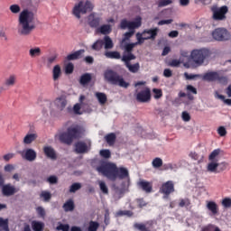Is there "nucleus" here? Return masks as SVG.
I'll return each instance as SVG.
<instances>
[{"label":"nucleus","mask_w":231,"mask_h":231,"mask_svg":"<svg viewBox=\"0 0 231 231\" xmlns=\"http://www.w3.org/2000/svg\"><path fill=\"white\" fill-rule=\"evenodd\" d=\"M97 172H100L110 180V181H116V179L125 180V178H129V171L126 168L116 166L113 162H105L97 168Z\"/></svg>","instance_id":"f257e3e1"},{"label":"nucleus","mask_w":231,"mask_h":231,"mask_svg":"<svg viewBox=\"0 0 231 231\" xmlns=\"http://www.w3.org/2000/svg\"><path fill=\"white\" fill-rule=\"evenodd\" d=\"M35 19V15L28 11L23 10L21 12L18 19V33L23 37H26L32 33L33 29L35 28V24H33V20Z\"/></svg>","instance_id":"f03ea898"},{"label":"nucleus","mask_w":231,"mask_h":231,"mask_svg":"<svg viewBox=\"0 0 231 231\" xmlns=\"http://www.w3.org/2000/svg\"><path fill=\"white\" fill-rule=\"evenodd\" d=\"M86 129L80 125H72L67 128L66 132L60 134V141L61 143H66V145H71L74 140H79L84 136Z\"/></svg>","instance_id":"7ed1b4c3"},{"label":"nucleus","mask_w":231,"mask_h":231,"mask_svg":"<svg viewBox=\"0 0 231 231\" xmlns=\"http://www.w3.org/2000/svg\"><path fill=\"white\" fill-rule=\"evenodd\" d=\"M105 79L113 84L114 86H119L120 88H125L127 89L129 88V83L124 79V76L118 74V72L113 69H107L104 74Z\"/></svg>","instance_id":"20e7f679"},{"label":"nucleus","mask_w":231,"mask_h":231,"mask_svg":"<svg viewBox=\"0 0 231 231\" xmlns=\"http://www.w3.org/2000/svg\"><path fill=\"white\" fill-rule=\"evenodd\" d=\"M210 51L208 49L193 50L190 53V60L195 64L196 68L203 66L205 60L210 57Z\"/></svg>","instance_id":"39448f33"},{"label":"nucleus","mask_w":231,"mask_h":231,"mask_svg":"<svg viewBox=\"0 0 231 231\" xmlns=\"http://www.w3.org/2000/svg\"><path fill=\"white\" fill-rule=\"evenodd\" d=\"M202 80L207 82H217L222 86H226L228 84V76L223 74L221 71H209L202 76Z\"/></svg>","instance_id":"423d86ee"},{"label":"nucleus","mask_w":231,"mask_h":231,"mask_svg":"<svg viewBox=\"0 0 231 231\" xmlns=\"http://www.w3.org/2000/svg\"><path fill=\"white\" fill-rule=\"evenodd\" d=\"M93 10V4L91 2L87 1L84 3L83 1H79V4H76L72 9V14L77 19H80V14H85L88 12H91Z\"/></svg>","instance_id":"0eeeda50"},{"label":"nucleus","mask_w":231,"mask_h":231,"mask_svg":"<svg viewBox=\"0 0 231 231\" xmlns=\"http://www.w3.org/2000/svg\"><path fill=\"white\" fill-rule=\"evenodd\" d=\"M211 12L213 14V21H226V14H228V6L223 5L217 7V5H213L211 7Z\"/></svg>","instance_id":"6e6552de"},{"label":"nucleus","mask_w":231,"mask_h":231,"mask_svg":"<svg viewBox=\"0 0 231 231\" xmlns=\"http://www.w3.org/2000/svg\"><path fill=\"white\" fill-rule=\"evenodd\" d=\"M142 26V18H137L134 22L128 21L127 19H123L120 22L119 28L121 30H136Z\"/></svg>","instance_id":"1a4fd4ad"},{"label":"nucleus","mask_w":231,"mask_h":231,"mask_svg":"<svg viewBox=\"0 0 231 231\" xmlns=\"http://www.w3.org/2000/svg\"><path fill=\"white\" fill-rule=\"evenodd\" d=\"M212 37L215 41L223 42L230 39V32L225 28H217L212 32Z\"/></svg>","instance_id":"9d476101"},{"label":"nucleus","mask_w":231,"mask_h":231,"mask_svg":"<svg viewBox=\"0 0 231 231\" xmlns=\"http://www.w3.org/2000/svg\"><path fill=\"white\" fill-rule=\"evenodd\" d=\"M175 190L176 189H174V181L168 180L162 184L159 192L161 194H163L164 199H167V198H169V195L175 192Z\"/></svg>","instance_id":"9b49d317"},{"label":"nucleus","mask_w":231,"mask_h":231,"mask_svg":"<svg viewBox=\"0 0 231 231\" xmlns=\"http://www.w3.org/2000/svg\"><path fill=\"white\" fill-rule=\"evenodd\" d=\"M135 98L141 104L151 102V88H145L143 90H141L136 94Z\"/></svg>","instance_id":"f8f14e48"},{"label":"nucleus","mask_w":231,"mask_h":231,"mask_svg":"<svg viewBox=\"0 0 231 231\" xmlns=\"http://www.w3.org/2000/svg\"><path fill=\"white\" fill-rule=\"evenodd\" d=\"M91 151V145H88L84 141H79L75 143V152L77 154H86Z\"/></svg>","instance_id":"ddd939ff"},{"label":"nucleus","mask_w":231,"mask_h":231,"mask_svg":"<svg viewBox=\"0 0 231 231\" xmlns=\"http://www.w3.org/2000/svg\"><path fill=\"white\" fill-rule=\"evenodd\" d=\"M22 157L27 162H35L37 160V152L32 148H28L22 152Z\"/></svg>","instance_id":"4468645a"},{"label":"nucleus","mask_w":231,"mask_h":231,"mask_svg":"<svg viewBox=\"0 0 231 231\" xmlns=\"http://www.w3.org/2000/svg\"><path fill=\"white\" fill-rule=\"evenodd\" d=\"M16 192H19V189L12 186V184H5L2 186V194L5 196H14V194H16Z\"/></svg>","instance_id":"2eb2a0df"},{"label":"nucleus","mask_w":231,"mask_h":231,"mask_svg":"<svg viewBox=\"0 0 231 231\" xmlns=\"http://www.w3.org/2000/svg\"><path fill=\"white\" fill-rule=\"evenodd\" d=\"M138 187L142 189L143 192H146V194L152 192V182L143 180L138 182Z\"/></svg>","instance_id":"dca6fc26"},{"label":"nucleus","mask_w":231,"mask_h":231,"mask_svg":"<svg viewBox=\"0 0 231 231\" xmlns=\"http://www.w3.org/2000/svg\"><path fill=\"white\" fill-rule=\"evenodd\" d=\"M101 21L102 18L96 16L94 14H91L88 16V24L90 28H98V26H100Z\"/></svg>","instance_id":"f3484780"},{"label":"nucleus","mask_w":231,"mask_h":231,"mask_svg":"<svg viewBox=\"0 0 231 231\" xmlns=\"http://www.w3.org/2000/svg\"><path fill=\"white\" fill-rule=\"evenodd\" d=\"M160 32V29H158V27H155L153 29H145L144 31H143V35H145V33H147L150 36H147L146 39L154 41V39H156V37L158 36V32Z\"/></svg>","instance_id":"a211bd4d"},{"label":"nucleus","mask_w":231,"mask_h":231,"mask_svg":"<svg viewBox=\"0 0 231 231\" xmlns=\"http://www.w3.org/2000/svg\"><path fill=\"white\" fill-rule=\"evenodd\" d=\"M15 84H17V75L15 74L9 75L4 82V86H5V88H14Z\"/></svg>","instance_id":"6ab92c4d"},{"label":"nucleus","mask_w":231,"mask_h":231,"mask_svg":"<svg viewBox=\"0 0 231 231\" xmlns=\"http://www.w3.org/2000/svg\"><path fill=\"white\" fill-rule=\"evenodd\" d=\"M43 152L47 158H50L51 160H57V153L55 152V149L51 146H45L43 148Z\"/></svg>","instance_id":"aec40b11"},{"label":"nucleus","mask_w":231,"mask_h":231,"mask_svg":"<svg viewBox=\"0 0 231 231\" xmlns=\"http://www.w3.org/2000/svg\"><path fill=\"white\" fill-rule=\"evenodd\" d=\"M54 104L57 109H59V111H64V109L66 108V106H68V101L64 97H58L54 101Z\"/></svg>","instance_id":"412c9836"},{"label":"nucleus","mask_w":231,"mask_h":231,"mask_svg":"<svg viewBox=\"0 0 231 231\" xmlns=\"http://www.w3.org/2000/svg\"><path fill=\"white\" fill-rule=\"evenodd\" d=\"M207 208L209 210V212H211L213 216H217L219 213V208L215 201H208Z\"/></svg>","instance_id":"4be33fe9"},{"label":"nucleus","mask_w":231,"mask_h":231,"mask_svg":"<svg viewBox=\"0 0 231 231\" xmlns=\"http://www.w3.org/2000/svg\"><path fill=\"white\" fill-rule=\"evenodd\" d=\"M85 52H86V51L84 49L76 51L75 52L69 54L67 56V60H78V59L82 58V55H84Z\"/></svg>","instance_id":"5701e85b"},{"label":"nucleus","mask_w":231,"mask_h":231,"mask_svg":"<svg viewBox=\"0 0 231 231\" xmlns=\"http://www.w3.org/2000/svg\"><path fill=\"white\" fill-rule=\"evenodd\" d=\"M135 47L136 45L134 44V42L133 43H127L126 42H120L121 50H125L126 53H133V50H134Z\"/></svg>","instance_id":"b1692460"},{"label":"nucleus","mask_w":231,"mask_h":231,"mask_svg":"<svg viewBox=\"0 0 231 231\" xmlns=\"http://www.w3.org/2000/svg\"><path fill=\"white\" fill-rule=\"evenodd\" d=\"M93 77L91 76V74L89 73H85L83 75H81L80 79H79V84L81 86H88V84H89V82H91Z\"/></svg>","instance_id":"393cba45"},{"label":"nucleus","mask_w":231,"mask_h":231,"mask_svg":"<svg viewBox=\"0 0 231 231\" xmlns=\"http://www.w3.org/2000/svg\"><path fill=\"white\" fill-rule=\"evenodd\" d=\"M152 224L147 223H135L134 227L140 231H151Z\"/></svg>","instance_id":"a878e982"},{"label":"nucleus","mask_w":231,"mask_h":231,"mask_svg":"<svg viewBox=\"0 0 231 231\" xmlns=\"http://www.w3.org/2000/svg\"><path fill=\"white\" fill-rule=\"evenodd\" d=\"M97 32L102 33V35L107 36L109 33H111V32H113V29L111 28L110 24H103L97 29Z\"/></svg>","instance_id":"bb28decb"},{"label":"nucleus","mask_w":231,"mask_h":231,"mask_svg":"<svg viewBox=\"0 0 231 231\" xmlns=\"http://www.w3.org/2000/svg\"><path fill=\"white\" fill-rule=\"evenodd\" d=\"M103 46H105V50H113L115 48V43H113V40L109 36H105L103 39Z\"/></svg>","instance_id":"cd10ccee"},{"label":"nucleus","mask_w":231,"mask_h":231,"mask_svg":"<svg viewBox=\"0 0 231 231\" xmlns=\"http://www.w3.org/2000/svg\"><path fill=\"white\" fill-rule=\"evenodd\" d=\"M105 140L110 147H113L116 142V134L115 133H110L105 136Z\"/></svg>","instance_id":"c85d7f7f"},{"label":"nucleus","mask_w":231,"mask_h":231,"mask_svg":"<svg viewBox=\"0 0 231 231\" xmlns=\"http://www.w3.org/2000/svg\"><path fill=\"white\" fill-rule=\"evenodd\" d=\"M63 209L65 212H73L75 210V202L73 199H69L63 204Z\"/></svg>","instance_id":"c756f323"},{"label":"nucleus","mask_w":231,"mask_h":231,"mask_svg":"<svg viewBox=\"0 0 231 231\" xmlns=\"http://www.w3.org/2000/svg\"><path fill=\"white\" fill-rule=\"evenodd\" d=\"M105 57H106V59H115L116 60L122 59V55L117 51H106L105 52Z\"/></svg>","instance_id":"7c9ffc66"},{"label":"nucleus","mask_w":231,"mask_h":231,"mask_svg":"<svg viewBox=\"0 0 231 231\" xmlns=\"http://www.w3.org/2000/svg\"><path fill=\"white\" fill-rule=\"evenodd\" d=\"M37 140V134H27L23 138V143L25 145H30V143H32V142H35Z\"/></svg>","instance_id":"2f4dec72"},{"label":"nucleus","mask_w":231,"mask_h":231,"mask_svg":"<svg viewBox=\"0 0 231 231\" xmlns=\"http://www.w3.org/2000/svg\"><path fill=\"white\" fill-rule=\"evenodd\" d=\"M33 231H44V223L34 220L31 223Z\"/></svg>","instance_id":"473e14b6"},{"label":"nucleus","mask_w":231,"mask_h":231,"mask_svg":"<svg viewBox=\"0 0 231 231\" xmlns=\"http://www.w3.org/2000/svg\"><path fill=\"white\" fill-rule=\"evenodd\" d=\"M134 59H136V56H134L133 52H127V55H124L121 60L125 62L126 66L127 64H131V60H134Z\"/></svg>","instance_id":"72a5a7b5"},{"label":"nucleus","mask_w":231,"mask_h":231,"mask_svg":"<svg viewBox=\"0 0 231 231\" xmlns=\"http://www.w3.org/2000/svg\"><path fill=\"white\" fill-rule=\"evenodd\" d=\"M219 167V163L215 161H211L207 167L208 172H217V168Z\"/></svg>","instance_id":"f704fd0d"},{"label":"nucleus","mask_w":231,"mask_h":231,"mask_svg":"<svg viewBox=\"0 0 231 231\" xmlns=\"http://www.w3.org/2000/svg\"><path fill=\"white\" fill-rule=\"evenodd\" d=\"M62 71L60 70V65H55L53 69H52V77L53 80H59Z\"/></svg>","instance_id":"c9c22d12"},{"label":"nucleus","mask_w":231,"mask_h":231,"mask_svg":"<svg viewBox=\"0 0 231 231\" xmlns=\"http://www.w3.org/2000/svg\"><path fill=\"white\" fill-rule=\"evenodd\" d=\"M41 48L36 47V48H32L29 50V55L30 57H32V59L35 58V57H41Z\"/></svg>","instance_id":"e433bc0d"},{"label":"nucleus","mask_w":231,"mask_h":231,"mask_svg":"<svg viewBox=\"0 0 231 231\" xmlns=\"http://www.w3.org/2000/svg\"><path fill=\"white\" fill-rule=\"evenodd\" d=\"M96 97H97L99 104H101V106H104V104H106V102H107V96L102 92L96 93Z\"/></svg>","instance_id":"4c0bfd02"},{"label":"nucleus","mask_w":231,"mask_h":231,"mask_svg":"<svg viewBox=\"0 0 231 231\" xmlns=\"http://www.w3.org/2000/svg\"><path fill=\"white\" fill-rule=\"evenodd\" d=\"M125 66L131 73H138L140 70V63H135L133 65H131V63H127Z\"/></svg>","instance_id":"58836bf2"},{"label":"nucleus","mask_w":231,"mask_h":231,"mask_svg":"<svg viewBox=\"0 0 231 231\" xmlns=\"http://www.w3.org/2000/svg\"><path fill=\"white\" fill-rule=\"evenodd\" d=\"M152 165L153 169H160V167L163 166V160H162L160 157H156L152 160Z\"/></svg>","instance_id":"ea45409f"},{"label":"nucleus","mask_w":231,"mask_h":231,"mask_svg":"<svg viewBox=\"0 0 231 231\" xmlns=\"http://www.w3.org/2000/svg\"><path fill=\"white\" fill-rule=\"evenodd\" d=\"M201 231H221V228L214 224H208L207 226H204Z\"/></svg>","instance_id":"a19ab883"},{"label":"nucleus","mask_w":231,"mask_h":231,"mask_svg":"<svg viewBox=\"0 0 231 231\" xmlns=\"http://www.w3.org/2000/svg\"><path fill=\"white\" fill-rule=\"evenodd\" d=\"M143 32L140 33V32H137L136 33V39H137V42H134V44H135V46H138V44H143V42H145V41H148L147 37H143Z\"/></svg>","instance_id":"79ce46f5"},{"label":"nucleus","mask_w":231,"mask_h":231,"mask_svg":"<svg viewBox=\"0 0 231 231\" xmlns=\"http://www.w3.org/2000/svg\"><path fill=\"white\" fill-rule=\"evenodd\" d=\"M187 92L189 94L188 97L189 98V100H192V96H190V93H192V95H198V89L196 88H194L192 85H188L186 87Z\"/></svg>","instance_id":"37998d69"},{"label":"nucleus","mask_w":231,"mask_h":231,"mask_svg":"<svg viewBox=\"0 0 231 231\" xmlns=\"http://www.w3.org/2000/svg\"><path fill=\"white\" fill-rule=\"evenodd\" d=\"M104 46V40H97L93 45L92 50H95L96 51H100Z\"/></svg>","instance_id":"c03bdc74"},{"label":"nucleus","mask_w":231,"mask_h":231,"mask_svg":"<svg viewBox=\"0 0 231 231\" xmlns=\"http://www.w3.org/2000/svg\"><path fill=\"white\" fill-rule=\"evenodd\" d=\"M221 154V149H215L208 156L209 162H216V157Z\"/></svg>","instance_id":"a18cd8bd"},{"label":"nucleus","mask_w":231,"mask_h":231,"mask_svg":"<svg viewBox=\"0 0 231 231\" xmlns=\"http://www.w3.org/2000/svg\"><path fill=\"white\" fill-rule=\"evenodd\" d=\"M100 227V224L97 221L91 220L88 225V231H97Z\"/></svg>","instance_id":"49530a36"},{"label":"nucleus","mask_w":231,"mask_h":231,"mask_svg":"<svg viewBox=\"0 0 231 231\" xmlns=\"http://www.w3.org/2000/svg\"><path fill=\"white\" fill-rule=\"evenodd\" d=\"M133 35H134V29H129V32L124 34V38L120 42H126V41H129Z\"/></svg>","instance_id":"de8ad7c7"},{"label":"nucleus","mask_w":231,"mask_h":231,"mask_svg":"<svg viewBox=\"0 0 231 231\" xmlns=\"http://www.w3.org/2000/svg\"><path fill=\"white\" fill-rule=\"evenodd\" d=\"M0 228H3L5 231H10V227L8 226V218L4 219L0 217Z\"/></svg>","instance_id":"09e8293b"},{"label":"nucleus","mask_w":231,"mask_h":231,"mask_svg":"<svg viewBox=\"0 0 231 231\" xmlns=\"http://www.w3.org/2000/svg\"><path fill=\"white\" fill-rule=\"evenodd\" d=\"M116 216H126L127 217H133V216H134V213L131 210H119L117 211Z\"/></svg>","instance_id":"8fccbe9b"},{"label":"nucleus","mask_w":231,"mask_h":231,"mask_svg":"<svg viewBox=\"0 0 231 231\" xmlns=\"http://www.w3.org/2000/svg\"><path fill=\"white\" fill-rule=\"evenodd\" d=\"M152 93H153V98H155V100H160V98L163 97V92L160 88H153Z\"/></svg>","instance_id":"3c124183"},{"label":"nucleus","mask_w":231,"mask_h":231,"mask_svg":"<svg viewBox=\"0 0 231 231\" xmlns=\"http://www.w3.org/2000/svg\"><path fill=\"white\" fill-rule=\"evenodd\" d=\"M169 5H172V0H158L157 5L159 8H163V6H169Z\"/></svg>","instance_id":"603ef678"},{"label":"nucleus","mask_w":231,"mask_h":231,"mask_svg":"<svg viewBox=\"0 0 231 231\" xmlns=\"http://www.w3.org/2000/svg\"><path fill=\"white\" fill-rule=\"evenodd\" d=\"M80 189H82V184L75 182L70 186L69 192L75 193L77 190H80Z\"/></svg>","instance_id":"864d4df0"},{"label":"nucleus","mask_w":231,"mask_h":231,"mask_svg":"<svg viewBox=\"0 0 231 231\" xmlns=\"http://www.w3.org/2000/svg\"><path fill=\"white\" fill-rule=\"evenodd\" d=\"M179 207L183 208V207H190V199H180L179 202Z\"/></svg>","instance_id":"5fc2aeb1"},{"label":"nucleus","mask_w":231,"mask_h":231,"mask_svg":"<svg viewBox=\"0 0 231 231\" xmlns=\"http://www.w3.org/2000/svg\"><path fill=\"white\" fill-rule=\"evenodd\" d=\"M75 69V65L73 63L69 62L65 66V73L67 75H71L73 73V70Z\"/></svg>","instance_id":"6e6d98bb"},{"label":"nucleus","mask_w":231,"mask_h":231,"mask_svg":"<svg viewBox=\"0 0 231 231\" xmlns=\"http://www.w3.org/2000/svg\"><path fill=\"white\" fill-rule=\"evenodd\" d=\"M99 189L103 192V194H109V189H107V185H106V182L100 180Z\"/></svg>","instance_id":"4d7b16f0"},{"label":"nucleus","mask_w":231,"mask_h":231,"mask_svg":"<svg viewBox=\"0 0 231 231\" xmlns=\"http://www.w3.org/2000/svg\"><path fill=\"white\" fill-rule=\"evenodd\" d=\"M40 198H43V201H49L51 199V193L50 191H42Z\"/></svg>","instance_id":"13d9d810"},{"label":"nucleus","mask_w":231,"mask_h":231,"mask_svg":"<svg viewBox=\"0 0 231 231\" xmlns=\"http://www.w3.org/2000/svg\"><path fill=\"white\" fill-rule=\"evenodd\" d=\"M99 154L102 158H106V160L111 158V151L109 150H101Z\"/></svg>","instance_id":"bf43d9fd"},{"label":"nucleus","mask_w":231,"mask_h":231,"mask_svg":"<svg viewBox=\"0 0 231 231\" xmlns=\"http://www.w3.org/2000/svg\"><path fill=\"white\" fill-rule=\"evenodd\" d=\"M135 201L137 203L138 208H143V207H147V203L143 199H136Z\"/></svg>","instance_id":"052dcab7"},{"label":"nucleus","mask_w":231,"mask_h":231,"mask_svg":"<svg viewBox=\"0 0 231 231\" xmlns=\"http://www.w3.org/2000/svg\"><path fill=\"white\" fill-rule=\"evenodd\" d=\"M222 206H223L225 208H231V199H230V198H225V199L222 200Z\"/></svg>","instance_id":"680f3d73"},{"label":"nucleus","mask_w":231,"mask_h":231,"mask_svg":"<svg viewBox=\"0 0 231 231\" xmlns=\"http://www.w3.org/2000/svg\"><path fill=\"white\" fill-rule=\"evenodd\" d=\"M9 10L12 12V14H19V12H21V6H19V5H12L9 7Z\"/></svg>","instance_id":"e2e57ef3"},{"label":"nucleus","mask_w":231,"mask_h":231,"mask_svg":"<svg viewBox=\"0 0 231 231\" xmlns=\"http://www.w3.org/2000/svg\"><path fill=\"white\" fill-rule=\"evenodd\" d=\"M56 230H62V231H69V225L68 224H60Z\"/></svg>","instance_id":"0e129e2a"},{"label":"nucleus","mask_w":231,"mask_h":231,"mask_svg":"<svg viewBox=\"0 0 231 231\" xmlns=\"http://www.w3.org/2000/svg\"><path fill=\"white\" fill-rule=\"evenodd\" d=\"M181 118L183 122H190V114H189L187 111H184L181 114Z\"/></svg>","instance_id":"69168bd1"},{"label":"nucleus","mask_w":231,"mask_h":231,"mask_svg":"<svg viewBox=\"0 0 231 231\" xmlns=\"http://www.w3.org/2000/svg\"><path fill=\"white\" fill-rule=\"evenodd\" d=\"M47 181L51 183V185H55V183H58L59 179H57V176L51 175L47 179Z\"/></svg>","instance_id":"338daca9"},{"label":"nucleus","mask_w":231,"mask_h":231,"mask_svg":"<svg viewBox=\"0 0 231 231\" xmlns=\"http://www.w3.org/2000/svg\"><path fill=\"white\" fill-rule=\"evenodd\" d=\"M217 134L219 136H226V128H225V126H219L217 129Z\"/></svg>","instance_id":"774afa93"}]
</instances>
